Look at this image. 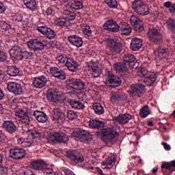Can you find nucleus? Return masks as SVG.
I'll return each instance as SVG.
<instances>
[{"mask_svg":"<svg viewBox=\"0 0 175 175\" xmlns=\"http://www.w3.org/2000/svg\"><path fill=\"white\" fill-rule=\"evenodd\" d=\"M10 55L12 59L23 61V59H31L33 57V53L28 52L27 49L18 45L14 46L10 50Z\"/></svg>","mask_w":175,"mask_h":175,"instance_id":"3","label":"nucleus"},{"mask_svg":"<svg viewBox=\"0 0 175 175\" xmlns=\"http://www.w3.org/2000/svg\"><path fill=\"white\" fill-rule=\"evenodd\" d=\"M105 3L111 9H117V8H118L117 0H105Z\"/></svg>","mask_w":175,"mask_h":175,"instance_id":"44","label":"nucleus"},{"mask_svg":"<svg viewBox=\"0 0 175 175\" xmlns=\"http://www.w3.org/2000/svg\"><path fill=\"white\" fill-rule=\"evenodd\" d=\"M89 126L92 129H98L96 133L106 137V142L108 144H114L116 143V137L118 136V133L114 129L105 128V122L98 119H90Z\"/></svg>","mask_w":175,"mask_h":175,"instance_id":"1","label":"nucleus"},{"mask_svg":"<svg viewBox=\"0 0 175 175\" xmlns=\"http://www.w3.org/2000/svg\"><path fill=\"white\" fill-rule=\"evenodd\" d=\"M44 175H55V172L51 169H46L44 172Z\"/></svg>","mask_w":175,"mask_h":175,"instance_id":"56","label":"nucleus"},{"mask_svg":"<svg viewBox=\"0 0 175 175\" xmlns=\"http://www.w3.org/2000/svg\"><path fill=\"white\" fill-rule=\"evenodd\" d=\"M2 128L9 135H14L18 131L17 126L12 120H5L2 124Z\"/></svg>","mask_w":175,"mask_h":175,"instance_id":"20","label":"nucleus"},{"mask_svg":"<svg viewBox=\"0 0 175 175\" xmlns=\"http://www.w3.org/2000/svg\"><path fill=\"white\" fill-rule=\"evenodd\" d=\"M161 144H162V146H163V147L166 151H170V150H172L170 145H169L165 142H162Z\"/></svg>","mask_w":175,"mask_h":175,"instance_id":"59","label":"nucleus"},{"mask_svg":"<svg viewBox=\"0 0 175 175\" xmlns=\"http://www.w3.org/2000/svg\"><path fill=\"white\" fill-rule=\"evenodd\" d=\"M7 73L9 76L16 77L20 73V69L16 66H10L7 68Z\"/></svg>","mask_w":175,"mask_h":175,"instance_id":"38","label":"nucleus"},{"mask_svg":"<svg viewBox=\"0 0 175 175\" xmlns=\"http://www.w3.org/2000/svg\"><path fill=\"white\" fill-rule=\"evenodd\" d=\"M69 141L68 137L62 131H57L48 137L49 143H66Z\"/></svg>","mask_w":175,"mask_h":175,"instance_id":"9","label":"nucleus"},{"mask_svg":"<svg viewBox=\"0 0 175 175\" xmlns=\"http://www.w3.org/2000/svg\"><path fill=\"white\" fill-rule=\"evenodd\" d=\"M36 31L40 32L42 35H45L48 39H54L56 36L55 31L46 26L38 27Z\"/></svg>","mask_w":175,"mask_h":175,"instance_id":"23","label":"nucleus"},{"mask_svg":"<svg viewBox=\"0 0 175 175\" xmlns=\"http://www.w3.org/2000/svg\"><path fill=\"white\" fill-rule=\"evenodd\" d=\"M68 42L73 44V46H76V47H81L83 46V38L79 37L77 35H73L68 37Z\"/></svg>","mask_w":175,"mask_h":175,"instance_id":"30","label":"nucleus"},{"mask_svg":"<svg viewBox=\"0 0 175 175\" xmlns=\"http://www.w3.org/2000/svg\"><path fill=\"white\" fill-rule=\"evenodd\" d=\"M143 46V40L140 38H134L131 40L130 49L133 51H139Z\"/></svg>","mask_w":175,"mask_h":175,"instance_id":"29","label":"nucleus"},{"mask_svg":"<svg viewBox=\"0 0 175 175\" xmlns=\"http://www.w3.org/2000/svg\"><path fill=\"white\" fill-rule=\"evenodd\" d=\"M154 54L157 59H163V58H166V57L170 54V51L167 48L159 46L157 49L154 51Z\"/></svg>","mask_w":175,"mask_h":175,"instance_id":"25","label":"nucleus"},{"mask_svg":"<svg viewBox=\"0 0 175 175\" xmlns=\"http://www.w3.org/2000/svg\"><path fill=\"white\" fill-rule=\"evenodd\" d=\"M167 27L170 31H172V32L175 33V20L170 18L167 21Z\"/></svg>","mask_w":175,"mask_h":175,"instance_id":"45","label":"nucleus"},{"mask_svg":"<svg viewBox=\"0 0 175 175\" xmlns=\"http://www.w3.org/2000/svg\"><path fill=\"white\" fill-rule=\"evenodd\" d=\"M114 121L121 125L128 124L132 120V116L129 113H120L116 117H113Z\"/></svg>","mask_w":175,"mask_h":175,"instance_id":"24","label":"nucleus"},{"mask_svg":"<svg viewBox=\"0 0 175 175\" xmlns=\"http://www.w3.org/2000/svg\"><path fill=\"white\" fill-rule=\"evenodd\" d=\"M169 12L171 13V14H172V16H175V3H173L171 9H169Z\"/></svg>","mask_w":175,"mask_h":175,"instance_id":"62","label":"nucleus"},{"mask_svg":"<svg viewBox=\"0 0 175 175\" xmlns=\"http://www.w3.org/2000/svg\"><path fill=\"white\" fill-rule=\"evenodd\" d=\"M63 18L67 21H72L76 18V13L65 10L63 12Z\"/></svg>","mask_w":175,"mask_h":175,"instance_id":"37","label":"nucleus"},{"mask_svg":"<svg viewBox=\"0 0 175 175\" xmlns=\"http://www.w3.org/2000/svg\"><path fill=\"white\" fill-rule=\"evenodd\" d=\"M120 30L122 32V35H125L126 36H129L132 33V27L130 26H123Z\"/></svg>","mask_w":175,"mask_h":175,"instance_id":"43","label":"nucleus"},{"mask_svg":"<svg viewBox=\"0 0 175 175\" xmlns=\"http://www.w3.org/2000/svg\"><path fill=\"white\" fill-rule=\"evenodd\" d=\"M67 158L75 162V163H82L84 162V157L77 150H72L66 152Z\"/></svg>","mask_w":175,"mask_h":175,"instance_id":"16","label":"nucleus"},{"mask_svg":"<svg viewBox=\"0 0 175 175\" xmlns=\"http://www.w3.org/2000/svg\"><path fill=\"white\" fill-rule=\"evenodd\" d=\"M65 173L66 175H75V173H73V172H72L70 170L67 169V168H64L63 170Z\"/></svg>","mask_w":175,"mask_h":175,"instance_id":"60","label":"nucleus"},{"mask_svg":"<svg viewBox=\"0 0 175 175\" xmlns=\"http://www.w3.org/2000/svg\"><path fill=\"white\" fill-rule=\"evenodd\" d=\"M172 167H175V160L172 161L170 163H165L161 165V169H167L168 170H171Z\"/></svg>","mask_w":175,"mask_h":175,"instance_id":"46","label":"nucleus"},{"mask_svg":"<svg viewBox=\"0 0 175 175\" xmlns=\"http://www.w3.org/2000/svg\"><path fill=\"white\" fill-rule=\"evenodd\" d=\"M27 46L33 51H42L47 46L45 41H40L38 39H31L27 42Z\"/></svg>","mask_w":175,"mask_h":175,"instance_id":"12","label":"nucleus"},{"mask_svg":"<svg viewBox=\"0 0 175 175\" xmlns=\"http://www.w3.org/2000/svg\"><path fill=\"white\" fill-rule=\"evenodd\" d=\"M57 61L59 64H62V65L67 66L68 70L70 72H76L79 68V64L73 58H68L65 55H59L56 57Z\"/></svg>","mask_w":175,"mask_h":175,"instance_id":"5","label":"nucleus"},{"mask_svg":"<svg viewBox=\"0 0 175 175\" xmlns=\"http://www.w3.org/2000/svg\"><path fill=\"white\" fill-rule=\"evenodd\" d=\"M138 76L139 77H147L148 76V70L144 68H140L138 72Z\"/></svg>","mask_w":175,"mask_h":175,"instance_id":"49","label":"nucleus"},{"mask_svg":"<svg viewBox=\"0 0 175 175\" xmlns=\"http://www.w3.org/2000/svg\"><path fill=\"white\" fill-rule=\"evenodd\" d=\"M72 135L75 137H79L81 142H85V143L92 140V135L85 130L77 129L72 133Z\"/></svg>","mask_w":175,"mask_h":175,"instance_id":"15","label":"nucleus"},{"mask_svg":"<svg viewBox=\"0 0 175 175\" xmlns=\"http://www.w3.org/2000/svg\"><path fill=\"white\" fill-rule=\"evenodd\" d=\"M51 75H52L56 79H59L60 80H65L66 79V75L62 70L57 67H51L50 68Z\"/></svg>","mask_w":175,"mask_h":175,"instance_id":"27","label":"nucleus"},{"mask_svg":"<svg viewBox=\"0 0 175 175\" xmlns=\"http://www.w3.org/2000/svg\"><path fill=\"white\" fill-rule=\"evenodd\" d=\"M93 110L98 116L105 114V109H103V106H102V104L100 103H94L93 105Z\"/></svg>","mask_w":175,"mask_h":175,"instance_id":"39","label":"nucleus"},{"mask_svg":"<svg viewBox=\"0 0 175 175\" xmlns=\"http://www.w3.org/2000/svg\"><path fill=\"white\" fill-rule=\"evenodd\" d=\"M105 76L106 77V81L105 83L108 87H111V88H117V87H120L122 83V80H121V77L114 75L113 71H110L107 69L105 70Z\"/></svg>","mask_w":175,"mask_h":175,"instance_id":"4","label":"nucleus"},{"mask_svg":"<svg viewBox=\"0 0 175 175\" xmlns=\"http://www.w3.org/2000/svg\"><path fill=\"white\" fill-rule=\"evenodd\" d=\"M66 84L67 88H70L72 91H77L85 88V82L79 79H68L66 81Z\"/></svg>","mask_w":175,"mask_h":175,"instance_id":"10","label":"nucleus"},{"mask_svg":"<svg viewBox=\"0 0 175 175\" xmlns=\"http://www.w3.org/2000/svg\"><path fill=\"white\" fill-rule=\"evenodd\" d=\"M57 95V90L55 89H49L46 92V98L49 102H54Z\"/></svg>","mask_w":175,"mask_h":175,"instance_id":"41","label":"nucleus"},{"mask_svg":"<svg viewBox=\"0 0 175 175\" xmlns=\"http://www.w3.org/2000/svg\"><path fill=\"white\" fill-rule=\"evenodd\" d=\"M148 38L152 43L161 44L163 42V35L161 31L155 27H150L148 31Z\"/></svg>","mask_w":175,"mask_h":175,"instance_id":"7","label":"nucleus"},{"mask_svg":"<svg viewBox=\"0 0 175 175\" xmlns=\"http://www.w3.org/2000/svg\"><path fill=\"white\" fill-rule=\"evenodd\" d=\"M150 114H151V111H150V107L148 105H145L141 109L139 116L142 118H146Z\"/></svg>","mask_w":175,"mask_h":175,"instance_id":"42","label":"nucleus"},{"mask_svg":"<svg viewBox=\"0 0 175 175\" xmlns=\"http://www.w3.org/2000/svg\"><path fill=\"white\" fill-rule=\"evenodd\" d=\"M33 116L36 118L38 122H41L42 124L49 122V116L43 111H34Z\"/></svg>","mask_w":175,"mask_h":175,"instance_id":"26","label":"nucleus"},{"mask_svg":"<svg viewBox=\"0 0 175 175\" xmlns=\"http://www.w3.org/2000/svg\"><path fill=\"white\" fill-rule=\"evenodd\" d=\"M25 155H27V151L24 148H15L10 150V157L12 159L18 161L25 158Z\"/></svg>","mask_w":175,"mask_h":175,"instance_id":"17","label":"nucleus"},{"mask_svg":"<svg viewBox=\"0 0 175 175\" xmlns=\"http://www.w3.org/2000/svg\"><path fill=\"white\" fill-rule=\"evenodd\" d=\"M124 93L120 92H114L111 94V102L112 103H118L121 100H124Z\"/></svg>","mask_w":175,"mask_h":175,"instance_id":"32","label":"nucleus"},{"mask_svg":"<svg viewBox=\"0 0 175 175\" xmlns=\"http://www.w3.org/2000/svg\"><path fill=\"white\" fill-rule=\"evenodd\" d=\"M104 29L105 31H109V32L117 33L120 31V26L116 21L109 20L103 25Z\"/></svg>","mask_w":175,"mask_h":175,"instance_id":"22","label":"nucleus"},{"mask_svg":"<svg viewBox=\"0 0 175 175\" xmlns=\"http://www.w3.org/2000/svg\"><path fill=\"white\" fill-rule=\"evenodd\" d=\"M67 117L68 118V120H70L71 121L75 120V118H77V112L69 110L67 111Z\"/></svg>","mask_w":175,"mask_h":175,"instance_id":"48","label":"nucleus"},{"mask_svg":"<svg viewBox=\"0 0 175 175\" xmlns=\"http://www.w3.org/2000/svg\"><path fill=\"white\" fill-rule=\"evenodd\" d=\"M52 120L55 124L62 125L65 122V113L59 108H54L52 111Z\"/></svg>","mask_w":175,"mask_h":175,"instance_id":"14","label":"nucleus"},{"mask_svg":"<svg viewBox=\"0 0 175 175\" xmlns=\"http://www.w3.org/2000/svg\"><path fill=\"white\" fill-rule=\"evenodd\" d=\"M157 77L158 76L155 72H152L150 75H148V77H145L144 83L148 86L152 85V84L157 81Z\"/></svg>","mask_w":175,"mask_h":175,"instance_id":"34","label":"nucleus"},{"mask_svg":"<svg viewBox=\"0 0 175 175\" xmlns=\"http://www.w3.org/2000/svg\"><path fill=\"white\" fill-rule=\"evenodd\" d=\"M106 161H107V165H108V166L113 167L114 165H116V158L114 157V156L108 157L106 159Z\"/></svg>","mask_w":175,"mask_h":175,"instance_id":"50","label":"nucleus"},{"mask_svg":"<svg viewBox=\"0 0 175 175\" xmlns=\"http://www.w3.org/2000/svg\"><path fill=\"white\" fill-rule=\"evenodd\" d=\"M137 61L135 55L131 53H126L123 56V62L113 64V68L116 72L124 73L126 76L129 73L128 70H129V68L133 69L135 65H136Z\"/></svg>","mask_w":175,"mask_h":175,"instance_id":"2","label":"nucleus"},{"mask_svg":"<svg viewBox=\"0 0 175 175\" xmlns=\"http://www.w3.org/2000/svg\"><path fill=\"white\" fill-rule=\"evenodd\" d=\"M107 46L112 54H120L122 51V44L118 38H108Z\"/></svg>","mask_w":175,"mask_h":175,"instance_id":"8","label":"nucleus"},{"mask_svg":"<svg viewBox=\"0 0 175 175\" xmlns=\"http://www.w3.org/2000/svg\"><path fill=\"white\" fill-rule=\"evenodd\" d=\"M164 6L167 9H172V6H173V3H172V1H167L164 3Z\"/></svg>","mask_w":175,"mask_h":175,"instance_id":"61","label":"nucleus"},{"mask_svg":"<svg viewBox=\"0 0 175 175\" xmlns=\"http://www.w3.org/2000/svg\"><path fill=\"white\" fill-rule=\"evenodd\" d=\"M88 68L90 72H92L93 77L96 78L100 76V68L98 65L90 64L88 66Z\"/></svg>","mask_w":175,"mask_h":175,"instance_id":"35","label":"nucleus"},{"mask_svg":"<svg viewBox=\"0 0 175 175\" xmlns=\"http://www.w3.org/2000/svg\"><path fill=\"white\" fill-rule=\"evenodd\" d=\"M64 6H66V9H70V10H80V9L84 8L81 0H68L64 1Z\"/></svg>","mask_w":175,"mask_h":175,"instance_id":"18","label":"nucleus"},{"mask_svg":"<svg viewBox=\"0 0 175 175\" xmlns=\"http://www.w3.org/2000/svg\"><path fill=\"white\" fill-rule=\"evenodd\" d=\"M26 133H27V135H29V139H35V133L33 131H32V130H29L28 129L26 131Z\"/></svg>","mask_w":175,"mask_h":175,"instance_id":"55","label":"nucleus"},{"mask_svg":"<svg viewBox=\"0 0 175 175\" xmlns=\"http://www.w3.org/2000/svg\"><path fill=\"white\" fill-rule=\"evenodd\" d=\"M30 166L34 170H42L44 166V161L42 160H33L30 163Z\"/></svg>","mask_w":175,"mask_h":175,"instance_id":"36","label":"nucleus"},{"mask_svg":"<svg viewBox=\"0 0 175 175\" xmlns=\"http://www.w3.org/2000/svg\"><path fill=\"white\" fill-rule=\"evenodd\" d=\"M8 174V167H3L1 165L0 167V175H6Z\"/></svg>","mask_w":175,"mask_h":175,"instance_id":"54","label":"nucleus"},{"mask_svg":"<svg viewBox=\"0 0 175 175\" xmlns=\"http://www.w3.org/2000/svg\"><path fill=\"white\" fill-rule=\"evenodd\" d=\"M45 13L46 14L47 16H54L55 14V11L53 9V8L49 7L46 9L45 11Z\"/></svg>","mask_w":175,"mask_h":175,"instance_id":"53","label":"nucleus"},{"mask_svg":"<svg viewBox=\"0 0 175 175\" xmlns=\"http://www.w3.org/2000/svg\"><path fill=\"white\" fill-rule=\"evenodd\" d=\"M65 100H66V97H65V95H64L62 93L57 92L53 103H55V105H61V103H64Z\"/></svg>","mask_w":175,"mask_h":175,"instance_id":"40","label":"nucleus"},{"mask_svg":"<svg viewBox=\"0 0 175 175\" xmlns=\"http://www.w3.org/2000/svg\"><path fill=\"white\" fill-rule=\"evenodd\" d=\"M16 21H18V23H23V14H16Z\"/></svg>","mask_w":175,"mask_h":175,"instance_id":"58","label":"nucleus"},{"mask_svg":"<svg viewBox=\"0 0 175 175\" xmlns=\"http://www.w3.org/2000/svg\"><path fill=\"white\" fill-rule=\"evenodd\" d=\"M7 90L9 92L16 96L24 95V88L21 84L16 82H10L7 83Z\"/></svg>","mask_w":175,"mask_h":175,"instance_id":"13","label":"nucleus"},{"mask_svg":"<svg viewBox=\"0 0 175 175\" xmlns=\"http://www.w3.org/2000/svg\"><path fill=\"white\" fill-rule=\"evenodd\" d=\"M129 92L131 96L140 98L146 92V88L142 83L133 84L130 86Z\"/></svg>","mask_w":175,"mask_h":175,"instance_id":"11","label":"nucleus"},{"mask_svg":"<svg viewBox=\"0 0 175 175\" xmlns=\"http://www.w3.org/2000/svg\"><path fill=\"white\" fill-rule=\"evenodd\" d=\"M130 21L136 32H143L144 31V24L139 17L132 15L130 18Z\"/></svg>","mask_w":175,"mask_h":175,"instance_id":"19","label":"nucleus"},{"mask_svg":"<svg viewBox=\"0 0 175 175\" xmlns=\"http://www.w3.org/2000/svg\"><path fill=\"white\" fill-rule=\"evenodd\" d=\"M83 33L89 38L92 36V31H91V28L90 27V26L86 25L85 27V28L83 29Z\"/></svg>","mask_w":175,"mask_h":175,"instance_id":"51","label":"nucleus"},{"mask_svg":"<svg viewBox=\"0 0 175 175\" xmlns=\"http://www.w3.org/2000/svg\"><path fill=\"white\" fill-rule=\"evenodd\" d=\"M132 8L138 16H147L150 14L148 5L142 0H135L132 2Z\"/></svg>","mask_w":175,"mask_h":175,"instance_id":"6","label":"nucleus"},{"mask_svg":"<svg viewBox=\"0 0 175 175\" xmlns=\"http://www.w3.org/2000/svg\"><path fill=\"white\" fill-rule=\"evenodd\" d=\"M68 103H69V105H70L73 109H77V110H83L85 109V106L84 104H83V103L77 101L75 99H68Z\"/></svg>","mask_w":175,"mask_h":175,"instance_id":"33","label":"nucleus"},{"mask_svg":"<svg viewBox=\"0 0 175 175\" xmlns=\"http://www.w3.org/2000/svg\"><path fill=\"white\" fill-rule=\"evenodd\" d=\"M59 27H66V22L65 21L59 20L57 22Z\"/></svg>","mask_w":175,"mask_h":175,"instance_id":"57","label":"nucleus"},{"mask_svg":"<svg viewBox=\"0 0 175 175\" xmlns=\"http://www.w3.org/2000/svg\"><path fill=\"white\" fill-rule=\"evenodd\" d=\"M16 116L20 118L18 120L19 124L20 122L26 124V125H29V124H31V119L29 118V116H28V113H27V109H21L17 110L16 111Z\"/></svg>","mask_w":175,"mask_h":175,"instance_id":"21","label":"nucleus"},{"mask_svg":"<svg viewBox=\"0 0 175 175\" xmlns=\"http://www.w3.org/2000/svg\"><path fill=\"white\" fill-rule=\"evenodd\" d=\"M5 10H6V7H5L3 3L0 2V14L3 13L5 12Z\"/></svg>","mask_w":175,"mask_h":175,"instance_id":"63","label":"nucleus"},{"mask_svg":"<svg viewBox=\"0 0 175 175\" xmlns=\"http://www.w3.org/2000/svg\"><path fill=\"white\" fill-rule=\"evenodd\" d=\"M0 142H5V135L0 133Z\"/></svg>","mask_w":175,"mask_h":175,"instance_id":"64","label":"nucleus"},{"mask_svg":"<svg viewBox=\"0 0 175 175\" xmlns=\"http://www.w3.org/2000/svg\"><path fill=\"white\" fill-rule=\"evenodd\" d=\"M80 99H81V100L85 103L90 102V98H88V96L85 93H82L80 94Z\"/></svg>","mask_w":175,"mask_h":175,"instance_id":"52","label":"nucleus"},{"mask_svg":"<svg viewBox=\"0 0 175 175\" xmlns=\"http://www.w3.org/2000/svg\"><path fill=\"white\" fill-rule=\"evenodd\" d=\"M8 61V54L3 50H0V64H3Z\"/></svg>","mask_w":175,"mask_h":175,"instance_id":"47","label":"nucleus"},{"mask_svg":"<svg viewBox=\"0 0 175 175\" xmlns=\"http://www.w3.org/2000/svg\"><path fill=\"white\" fill-rule=\"evenodd\" d=\"M47 83V78L44 76H41L39 77H35L33 81V85L35 88H43L46 86Z\"/></svg>","mask_w":175,"mask_h":175,"instance_id":"28","label":"nucleus"},{"mask_svg":"<svg viewBox=\"0 0 175 175\" xmlns=\"http://www.w3.org/2000/svg\"><path fill=\"white\" fill-rule=\"evenodd\" d=\"M23 3L26 5V8L31 12H36L39 7L38 3L36 0H23Z\"/></svg>","mask_w":175,"mask_h":175,"instance_id":"31","label":"nucleus"}]
</instances>
